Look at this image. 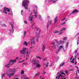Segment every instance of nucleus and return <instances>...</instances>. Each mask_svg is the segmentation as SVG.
<instances>
[{
  "instance_id": "f3484780",
  "label": "nucleus",
  "mask_w": 79,
  "mask_h": 79,
  "mask_svg": "<svg viewBox=\"0 0 79 79\" xmlns=\"http://www.w3.org/2000/svg\"><path fill=\"white\" fill-rule=\"evenodd\" d=\"M23 45H26V46H27L28 44L26 42V41H25L23 43Z\"/></svg>"
},
{
  "instance_id": "4be33fe9",
  "label": "nucleus",
  "mask_w": 79,
  "mask_h": 79,
  "mask_svg": "<svg viewBox=\"0 0 79 79\" xmlns=\"http://www.w3.org/2000/svg\"><path fill=\"white\" fill-rule=\"evenodd\" d=\"M68 21V20H66L63 23L61 24V25H63V24H66V23H65V22H66V21Z\"/></svg>"
},
{
  "instance_id": "473e14b6",
  "label": "nucleus",
  "mask_w": 79,
  "mask_h": 79,
  "mask_svg": "<svg viewBox=\"0 0 79 79\" xmlns=\"http://www.w3.org/2000/svg\"><path fill=\"white\" fill-rule=\"evenodd\" d=\"M39 19H42V18H41V16L40 15L39 16Z\"/></svg>"
},
{
  "instance_id": "72a5a7b5",
  "label": "nucleus",
  "mask_w": 79,
  "mask_h": 79,
  "mask_svg": "<svg viewBox=\"0 0 79 79\" xmlns=\"http://www.w3.org/2000/svg\"><path fill=\"white\" fill-rule=\"evenodd\" d=\"M66 39H67V37H64V40H66Z\"/></svg>"
},
{
  "instance_id": "0e129e2a",
  "label": "nucleus",
  "mask_w": 79,
  "mask_h": 79,
  "mask_svg": "<svg viewBox=\"0 0 79 79\" xmlns=\"http://www.w3.org/2000/svg\"><path fill=\"white\" fill-rule=\"evenodd\" d=\"M60 74V73H57V74Z\"/></svg>"
},
{
  "instance_id": "0eeeda50",
  "label": "nucleus",
  "mask_w": 79,
  "mask_h": 79,
  "mask_svg": "<svg viewBox=\"0 0 79 79\" xmlns=\"http://www.w3.org/2000/svg\"><path fill=\"white\" fill-rule=\"evenodd\" d=\"M16 62V60H10V62L9 63V64L10 65H13V63H15Z\"/></svg>"
},
{
  "instance_id": "864d4df0",
  "label": "nucleus",
  "mask_w": 79,
  "mask_h": 79,
  "mask_svg": "<svg viewBox=\"0 0 79 79\" xmlns=\"http://www.w3.org/2000/svg\"><path fill=\"white\" fill-rule=\"evenodd\" d=\"M75 68H77V69H78L79 68L78 67H77V66H75Z\"/></svg>"
},
{
  "instance_id": "8fccbe9b",
  "label": "nucleus",
  "mask_w": 79,
  "mask_h": 79,
  "mask_svg": "<svg viewBox=\"0 0 79 79\" xmlns=\"http://www.w3.org/2000/svg\"><path fill=\"white\" fill-rule=\"evenodd\" d=\"M60 49H58L57 50V51L58 52H60Z\"/></svg>"
},
{
  "instance_id": "6ab92c4d",
  "label": "nucleus",
  "mask_w": 79,
  "mask_h": 79,
  "mask_svg": "<svg viewBox=\"0 0 79 79\" xmlns=\"http://www.w3.org/2000/svg\"><path fill=\"white\" fill-rule=\"evenodd\" d=\"M61 44V42H59L56 44V45L57 46L58 48V46H59V45H60V44Z\"/></svg>"
},
{
  "instance_id": "cd10ccee",
  "label": "nucleus",
  "mask_w": 79,
  "mask_h": 79,
  "mask_svg": "<svg viewBox=\"0 0 79 79\" xmlns=\"http://www.w3.org/2000/svg\"><path fill=\"white\" fill-rule=\"evenodd\" d=\"M64 72L66 74H67V75H68V71L67 70H65Z\"/></svg>"
},
{
  "instance_id": "423d86ee",
  "label": "nucleus",
  "mask_w": 79,
  "mask_h": 79,
  "mask_svg": "<svg viewBox=\"0 0 79 79\" xmlns=\"http://www.w3.org/2000/svg\"><path fill=\"white\" fill-rule=\"evenodd\" d=\"M26 48H23L22 50H20V54H23V55H24L26 53Z\"/></svg>"
},
{
  "instance_id": "6e6d98bb",
  "label": "nucleus",
  "mask_w": 79,
  "mask_h": 79,
  "mask_svg": "<svg viewBox=\"0 0 79 79\" xmlns=\"http://www.w3.org/2000/svg\"><path fill=\"white\" fill-rule=\"evenodd\" d=\"M52 63H51V65H50V66H52Z\"/></svg>"
},
{
  "instance_id": "4c0bfd02",
  "label": "nucleus",
  "mask_w": 79,
  "mask_h": 79,
  "mask_svg": "<svg viewBox=\"0 0 79 79\" xmlns=\"http://www.w3.org/2000/svg\"><path fill=\"white\" fill-rule=\"evenodd\" d=\"M55 42H52V43L51 44H52V45H55Z\"/></svg>"
},
{
  "instance_id": "c03bdc74",
  "label": "nucleus",
  "mask_w": 79,
  "mask_h": 79,
  "mask_svg": "<svg viewBox=\"0 0 79 79\" xmlns=\"http://www.w3.org/2000/svg\"><path fill=\"white\" fill-rule=\"evenodd\" d=\"M77 61H75V64L76 65V64H77Z\"/></svg>"
},
{
  "instance_id": "f03ea898",
  "label": "nucleus",
  "mask_w": 79,
  "mask_h": 79,
  "mask_svg": "<svg viewBox=\"0 0 79 79\" xmlns=\"http://www.w3.org/2000/svg\"><path fill=\"white\" fill-rule=\"evenodd\" d=\"M29 3L28 0H24L22 2V6H24L25 10H28V5Z\"/></svg>"
},
{
  "instance_id": "f8f14e48",
  "label": "nucleus",
  "mask_w": 79,
  "mask_h": 79,
  "mask_svg": "<svg viewBox=\"0 0 79 79\" xmlns=\"http://www.w3.org/2000/svg\"><path fill=\"white\" fill-rule=\"evenodd\" d=\"M78 12H79V10L77 9H75L73 10V12H72V13H76Z\"/></svg>"
},
{
  "instance_id": "b1692460",
  "label": "nucleus",
  "mask_w": 79,
  "mask_h": 79,
  "mask_svg": "<svg viewBox=\"0 0 79 79\" xmlns=\"http://www.w3.org/2000/svg\"><path fill=\"white\" fill-rule=\"evenodd\" d=\"M36 57L37 58H39L40 59V60H41V57H40L39 56H36Z\"/></svg>"
},
{
  "instance_id": "4d7b16f0",
  "label": "nucleus",
  "mask_w": 79,
  "mask_h": 79,
  "mask_svg": "<svg viewBox=\"0 0 79 79\" xmlns=\"http://www.w3.org/2000/svg\"><path fill=\"white\" fill-rule=\"evenodd\" d=\"M58 52H58V51H56V53L57 54V53H58Z\"/></svg>"
},
{
  "instance_id": "39448f33",
  "label": "nucleus",
  "mask_w": 79,
  "mask_h": 79,
  "mask_svg": "<svg viewBox=\"0 0 79 79\" xmlns=\"http://www.w3.org/2000/svg\"><path fill=\"white\" fill-rule=\"evenodd\" d=\"M30 41L31 42V48H34V45H35V41H34V38H33L32 39H31Z\"/></svg>"
},
{
  "instance_id": "a19ab883",
  "label": "nucleus",
  "mask_w": 79,
  "mask_h": 79,
  "mask_svg": "<svg viewBox=\"0 0 79 79\" xmlns=\"http://www.w3.org/2000/svg\"><path fill=\"white\" fill-rule=\"evenodd\" d=\"M52 48H54V49H55V46H52Z\"/></svg>"
},
{
  "instance_id": "a18cd8bd",
  "label": "nucleus",
  "mask_w": 79,
  "mask_h": 79,
  "mask_svg": "<svg viewBox=\"0 0 79 79\" xmlns=\"http://www.w3.org/2000/svg\"><path fill=\"white\" fill-rule=\"evenodd\" d=\"M24 23H26V24H27V22H26V21H24Z\"/></svg>"
},
{
  "instance_id": "79ce46f5",
  "label": "nucleus",
  "mask_w": 79,
  "mask_h": 79,
  "mask_svg": "<svg viewBox=\"0 0 79 79\" xmlns=\"http://www.w3.org/2000/svg\"><path fill=\"white\" fill-rule=\"evenodd\" d=\"M18 57H17L16 58V59L15 60H15V62H16V60H17L18 59Z\"/></svg>"
},
{
  "instance_id": "7c9ffc66",
  "label": "nucleus",
  "mask_w": 79,
  "mask_h": 79,
  "mask_svg": "<svg viewBox=\"0 0 79 79\" xmlns=\"http://www.w3.org/2000/svg\"><path fill=\"white\" fill-rule=\"evenodd\" d=\"M64 63H63L62 64H61L60 65V66H63V65H64Z\"/></svg>"
},
{
  "instance_id": "20e7f679",
  "label": "nucleus",
  "mask_w": 79,
  "mask_h": 79,
  "mask_svg": "<svg viewBox=\"0 0 79 79\" xmlns=\"http://www.w3.org/2000/svg\"><path fill=\"white\" fill-rule=\"evenodd\" d=\"M36 32L35 33L36 37V40L37 42H38V38L39 37V35H40V29H36Z\"/></svg>"
},
{
  "instance_id": "49530a36",
  "label": "nucleus",
  "mask_w": 79,
  "mask_h": 79,
  "mask_svg": "<svg viewBox=\"0 0 79 79\" xmlns=\"http://www.w3.org/2000/svg\"><path fill=\"white\" fill-rule=\"evenodd\" d=\"M59 76H60V77H63V75H59Z\"/></svg>"
},
{
  "instance_id": "338daca9",
  "label": "nucleus",
  "mask_w": 79,
  "mask_h": 79,
  "mask_svg": "<svg viewBox=\"0 0 79 79\" xmlns=\"http://www.w3.org/2000/svg\"><path fill=\"white\" fill-rule=\"evenodd\" d=\"M46 60V59H44V60Z\"/></svg>"
},
{
  "instance_id": "c756f323",
  "label": "nucleus",
  "mask_w": 79,
  "mask_h": 79,
  "mask_svg": "<svg viewBox=\"0 0 79 79\" xmlns=\"http://www.w3.org/2000/svg\"><path fill=\"white\" fill-rule=\"evenodd\" d=\"M26 31H25L24 32V37H25V35H26Z\"/></svg>"
},
{
  "instance_id": "dca6fc26",
  "label": "nucleus",
  "mask_w": 79,
  "mask_h": 79,
  "mask_svg": "<svg viewBox=\"0 0 79 79\" xmlns=\"http://www.w3.org/2000/svg\"><path fill=\"white\" fill-rule=\"evenodd\" d=\"M53 32V33H54V34H57L58 33H60V31H54Z\"/></svg>"
},
{
  "instance_id": "69168bd1",
  "label": "nucleus",
  "mask_w": 79,
  "mask_h": 79,
  "mask_svg": "<svg viewBox=\"0 0 79 79\" xmlns=\"http://www.w3.org/2000/svg\"><path fill=\"white\" fill-rule=\"evenodd\" d=\"M63 19L64 20V19H66V18H64V19Z\"/></svg>"
},
{
  "instance_id": "393cba45",
  "label": "nucleus",
  "mask_w": 79,
  "mask_h": 79,
  "mask_svg": "<svg viewBox=\"0 0 79 79\" xmlns=\"http://www.w3.org/2000/svg\"><path fill=\"white\" fill-rule=\"evenodd\" d=\"M36 67L40 68V65L39 64H38L37 65H36Z\"/></svg>"
},
{
  "instance_id": "ddd939ff",
  "label": "nucleus",
  "mask_w": 79,
  "mask_h": 79,
  "mask_svg": "<svg viewBox=\"0 0 79 79\" xmlns=\"http://www.w3.org/2000/svg\"><path fill=\"white\" fill-rule=\"evenodd\" d=\"M65 29H66V28H62L61 29V31H60V33H59V34H62V32H62V31H65Z\"/></svg>"
},
{
  "instance_id": "9b49d317",
  "label": "nucleus",
  "mask_w": 79,
  "mask_h": 79,
  "mask_svg": "<svg viewBox=\"0 0 79 79\" xmlns=\"http://www.w3.org/2000/svg\"><path fill=\"white\" fill-rule=\"evenodd\" d=\"M11 26L12 27V29L11 30H10V32H11L12 33H13V32H14V30H13V27H14V26H13V25L12 24H11Z\"/></svg>"
},
{
  "instance_id": "4468645a",
  "label": "nucleus",
  "mask_w": 79,
  "mask_h": 79,
  "mask_svg": "<svg viewBox=\"0 0 79 79\" xmlns=\"http://www.w3.org/2000/svg\"><path fill=\"white\" fill-rule=\"evenodd\" d=\"M54 21H55V22H54V23H56L57 22V21H58V17L57 16L56 17L55 19H54Z\"/></svg>"
},
{
  "instance_id": "a211bd4d",
  "label": "nucleus",
  "mask_w": 79,
  "mask_h": 79,
  "mask_svg": "<svg viewBox=\"0 0 79 79\" xmlns=\"http://www.w3.org/2000/svg\"><path fill=\"white\" fill-rule=\"evenodd\" d=\"M33 64H35L36 65H37V64H39L37 63V62L36 61H34L33 62Z\"/></svg>"
},
{
  "instance_id": "3c124183",
  "label": "nucleus",
  "mask_w": 79,
  "mask_h": 79,
  "mask_svg": "<svg viewBox=\"0 0 79 79\" xmlns=\"http://www.w3.org/2000/svg\"><path fill=\"white\" fill-rule=\"evenodd\" d=\"M78 44H79V40H78L77 42V45H78Z\"/></svg>"
},
{
  "instance_id": "58836bf2",
  "label": "nucleus",
  "mask_w": 79,
  "mask_h": 79,
  "mask_svg": "<svg viewBox=\"0 0 79 79\" xmlns=\"http://www.w3.org/2000/svg\"><path fill=\"white\" fill-rule=\"evenodd\" d=\"M79 33H78L77 34V35H76L75 36V37H77V36L78 35H79Z\"/></svg>"
},
{
  "instance_id": "13d9d810",
  "label": "nucleus",
  "mask_w": 79,
  "mask_h": 79,
  "mask_svg": "<svg viewBox=\"0 0 79 79\" xmlns=\"http://www.w3.org/2000/svg\"><path fill=\"white\" fill-rule=\"evenodd\" d=\"M27 55H28V52H27Z\"/></svg>"
},
{
  "instance_id": "5701e85b",
  "label": "nucleus",
  "mask_w": 79,
  "mask_h": 79,
  "mask_svg": "<svg viewBox=\"0 0 79 79\" xmlns=\"http://www.w3.org/2000/svg\"><path fill=\"white\" fill-rule=\"evenodd\" d=\"M60 74H64V75L65 76H66V74H65V73H63V72H60Z\"/></svg>"
},
{
  "instance_id": "09e8293b",
  "label": "nucleus",
  "mask_w": 79,
  "mask_h": 79,
  "mask_svg": "<svg viewBox=\"0 0 79 79\" xmlns=\"http://www.w3.org/2000/svg\"><path fill=\"white\" fill-rule=\"evenodd\" d=\"M72 61H74V58H73V59H72Z\"/></svg>"
},
{
  "instance_id": "c9c22d12",
  "label": "nucleus",
  "mask_w": 79,
  "mask_h": 79,
  "mask_svg": "<svg viewBox=\"0 0 79 79\" xmlns=\"http://www.w3.org/2000/svg\"><path fill=\"white\" fill-rule=\"evenodd\" d=\"M24 70H22V71L21 73V74H24Z\"/></svg>"
},
{
  "instance_id": "aec40b11",
  "label": "nucleus",
  "mask_w": 79,
  "mask_h": 79,
  "mask_svg": "<svg viewBox=\"0 0 79 79\" xmlns=\"http://www.w3.org/2000/svg\"><path fill=\"white\" fill-rule=\"evenodd\" d=\"M10 65L9 64H7V65H6L5 66V68H6H6H10Z\"/></svg>"
},
{
  "instance_id": "ea45409f",
  "label": "nucleus",
  "mask_w": 79,
  "mask_h": 79,
  "mask_svg": "<svg viewBox=\"0 0 79 79\" xmlns=\"http://www.w3.org/2000/svg\"><path fill=\"white\" fill-rule=\"evenodd\" d=\"M75 73H76V76H77V71H75Z\"/></svg>"
},
{
  "instance_id": "e2e57ef3",
  "label": "nucleus",
  "mask_w": 79,
  "mask_h": 79,
  "mask_svg": "<svg viewBox=\"0 0 79 79\" xmlns=\"http://www.w3.org/2000/svg\"><path fill=\"white\" fill-rule=\"evenodd\" d=\"M4 13H5L6 14H7V13H6V12H5Z\"/></svg>"
},
{
  "instance_id": "603ef678",
  "label": "nucleus",
  "mask_w": 79,
  "mask_h": 79,
  "mask_svg": "<svg viewBox=\"0 0 79 79\" xmlns=\"http://www.w3.org/2000/svg\"><path fill=\"white\" fill-rule=\"evenodd\" d=\"M69 71H73V69H70Z\"/></svg>"
},
{
  "instance_id": "e433bc0d",
  "label": "nucleus",
  "mask_w": 79,
  "mask_h": 79,
  "mask_svg": "<svg viewBox=\"0 0 79 79\" xmlns=\"http://www.w3.org/2000/svg\"><path fill=\"white\" fill-rule=\"evenodd\" d=\"M77 50H76L75 51V55H76V53H77Z\"/></svg>"
},
{
  "instance_id": "f257e3e1",
  "label": "nucleus",
  "mask_w": 79,
  "mask_h": 79,
  "mask_svg": "<svg viewBox=\"0 0 79 79\" xmlns=\"http://www.w3.org/2000/svg\"><path fill=\"white\" fill-rule=\"evenodd\" d=\"M17 71V69L16 68L13 69H10L7 70L6 73V74L9 77H11V76H13L15 75V73Z\"/></svg>"
},
{
  "instance_id": "f704fd0d",
  "label": "nucleus",
  "mask_w": 79,
  "mask_h": 79,
  "mask_svg": "<svg viewBox=\"0 0 79 79\" xmlns=\"http://www.w3.org/2000/svg\"><path fill=\"white\" fill-rule=\"evenodd\" d=\"M1 25H2V26H3V27H4L6 26V25H5V24H4V23H3Z\"/></svg>"
},
{
  "instance_id": "9d476101",
  "label": "nucleus",
  "mask_w": 79,
  "mask_h": 79,
  "mask_svg": "<svg viewBox=\"0 0 79 79\" xmlns=\"http://www.w3.org/2000/svg\"><path fill=\"white\" fill-rule=\"evenodd\" d=\"M45 47H46L45 45L43 44V46L42 47V52H44V50H45Z\"/></svg>"
},
{
  "instance_id": "bf43d9fd",
  "label": "nucleus",
  "mask_w": 79,
  "mask_h": 79,
  "mask_svg": "<svg viewBox=\"0 0 79 79\" xmlns=\"http://www.w3.org/2000/svg\"><path fill=\"white\" fill-rule=\"evenodd\" d=\"M15 79H19V78H18V77H17V78H16Z\"/></svg>"
},
{
  "instance_id": "2f4dec72",
  "label": "nucleus",
  "mask_w": 79,
  "mask_h": 79,
  "mask_svg": "<svg viewBox=\"0 0 79 79\" xmlns=\"http://www.w3.org/2000/svg\"><path fill=\"white\" fill-rule=\"evenodd\" d=\"M56 1H58V0H55V1H53V3H56Z\"/></svg>"
},
{
  "instance_id": "412c9836",
  "label": "nucleus",
  "mask_w": 79,
  "mask_h": 79,
  "mask_svg": "<svg viewBox=\"0 0 79 79\" xmlns=\"http://www.w3.org/2000/svg\"><path fill=\"white\" fill-rule=\"evenodd\" d=\"M63 46L61 45L59 47V50H61L62 48H63Z\"/></svg>"
},
{
  "instance_id": "774afa93",
  "label": "nucleus",
  "mask_w": 79,
  "mask_h": 79,
  "mask_svg": "<svg viewBox=\"0 0 79 79\" xmlns=\"http://www.w3.org/2000/svg\"><path fill=\"white\" fill-rule=\"evenodd\" d=\"M25 79H29V78H26Z\"/></svg>"
},
{
  "instance_id": "680f3d73",
  "label": "nucleus",
  "mask_w": 79,
  "mask_h": 79,
  "mask_svg": "<svg viewBox=\"0 0 79 79\" xmlns=\"http://www.w3.org/2000/svg\"><path fill=\"white\" fill-rule=\"evenodd\" d=\"M77 71H78V73H79V69L77 70Z\"/></svg>"
},
{
  "instance_id": "052dcab7",
  "label": "nucleus",
  "mask_w": 79,
  "mask_h": 79,
  "mask_svg": "<svg viewBox=\"0 0 79 79\" xmlns=\"http://www.w3.org/2000/svg\"><path fill=\"white\" fill-rule=\"evenodd\" d=\"M70 60H72V57H71L70 59Z\"/></svg>"
},
{
  "instance_id": "1a4fd4ad",
  "label": "nucleus",
  "mask_w": 79,
  "mask_h": 79,
  "mask_svg": "<svg viewBox=\"0 0 79 79\" xmlns=\"http://www.w3.org/2000/svg\"><path fill=\"white\" fill-rule=\"evenodd\" d=\"M49 23H50V24H51L52 23V20H50L48 22L47 25V28L48 29V26H49Z\"/></svg>"
},
{
  "instance_id": "2eb2a0df",
  "label": "nucleus",
  "mask_w": 79,
  "mask_h": 79,
  "mask_svg": "<svg viewBox=\"0 0 79 79\" xmlns=\"http://www.w3.org/2000/svg\"><path fill=\"white\" fill-rule=\"evenodd\" d=\"M40 74V72H38L37 73H36L35 74V75L34 76V77H35L37 76H39Z\"/></svg>"
},
{
  "instance_id": "c85d7f7f",
  "label": "nucleus",
  "mask_w": 79,
  "mask_h": 79,
  "mask_svg": "<svg viewBox=\"0 0 79 79\" xmlns=\"http://www.w3.org/2000/svg\"><path fill=\"white\" fill-rule=\"evenodd\" d=\"M5 76V74H3L2 75V78H3V77H4Z\"/></svg>"
},
{
  "instance_id": "37998d69",
  "label": "nucleus",
  "mask_w": 79,
  "mask_h": 79,
  "mask_svg": "<svg viewBox=\"0 0 79 79\" xmlns=\"http://www.w3.org/2000/svg\"><path fill=\"white\" fill-rule=\"evenodd\" d=\"M23 10H22L21 11V15H23Z\"/></svg>"
},
{
  "instance_id": "6e6552de",
  "label": "nucleus",
  "mask_w": 79,
  "mask_h": 79,
  "mask_svg": "<svg viewBox=\"0 0 79 79\" xmlns=\"http://www.w3.org/2000/svg\"><path fill=\"white\" fill-rule=\"evenodd\" d=\"M3 12H5V11H8V12H9L10 11V10L8 8L6 7H4V8Z\"/></svg>"
},
{
  "instance_id": "bb28decb",
  "label": "nucleus",
  "mask_w": 79,
  "mask_h": 79,
  "mask_svg": "<svg viewBox=\"0 0 79 79\" xmlns=\"http://www.w3.org/2000/svg\"><path fill=\"white\" fill-rule=\"evenodd\" d=\"M69 44V42H67L66 43V47H68V44Z\"/></svg>"
},
{
  "instance_id": "a878e982",
  "label": "nucleus",
  "mask_w": 79,
  "mask_h": 79,
  "mask_svg": "<svg viewBox=\"0 0 79 79\" xmlns=\"http://www.w3.org/2000/svg\"><path fill=\"white\" fill-rule=\"evenodd\" d=\"M48 62H47L45 64L46 67H48Z\"/></svg>"
},
{
  "instance_id": "7ed1b4c3",
  "label": "nucleus",
  "mask_w": 79,
  "mask_h": 79,
  "mask_svg": "<svg viewBox=\"0 0 79 79\" xmlns=\"http://www.w3.org/2000/svg\"><path fill=\"white\" fill-rule=\"evenodd\" d=\"M33 12L35 15H33L32 16V17H31V16H30L29 19V21L32 22V21L33 19H32V18H37V12L35 11V10H33Z\"/></svg>"
},
{
  "instance_id": "5fc2aeb1",
  "label": "nucleus",
  "mask_w": 79,
  "mask_h": 79,
  "mask_svg": "<svg viewBox=\"0 0 79 79\" xmlns=\"http://www.w3.org/2000/svg\"><path fill=\"white\" fill-rule=\"evenodd\" d=\"M60 75H59V76H58V77H59V78H59V79H60Z\"/></svg>"
},
{
  "instance_id": "de8ad7c7",
  "label": "nucleus",
  "mask_w": 79,
  "mask_h": 79,
  "mask_svg": "<svg viewBox=\"0 0 79 79\" xmlns=\"http://www.w3.org/2000/svg\"><path fill=\"white\" fill-rule=\"evenodd\" d=\"M70 63H74V61H70Z\"/></svg>"
}]
</instances>
